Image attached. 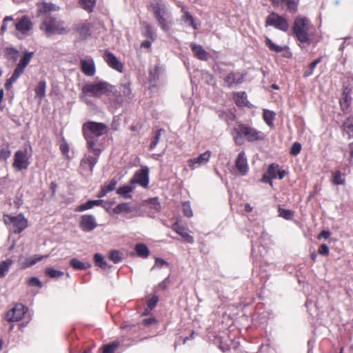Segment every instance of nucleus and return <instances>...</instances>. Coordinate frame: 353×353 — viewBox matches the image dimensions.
I'll use <instances>...</instances> for the list:
<instances>
[{
  "instance_id": "f257e3e1",
  "label": "nucleus",
  "mask_w": 353,
  "mask_h": 353,
  "mask_svg": "<svg viewBox=\"0 0 353 353\" xmlns=\"http://www.w3.org/2000/svg\"><path fill=\"white\" fill-rule=\"evenodd\" d=\"M107 131L108 126L103 123L88 121L83 125L82 132L87 141L88 149L92 152L94 155H100L101 150L96 145L97 139L106 133Z\"/></svg>"
},
{
  "instance_id": "f03ea898",
  "label": "nucleus",
  "mask_w": 353,
  "mask_h": 353,
  "mask_svg": "<svg viewBox=\"0 0 353 353\" xmlns=\"http://www.w3.org/2000/svg\"><path fill=\"white\" fill-rule=\"evenodd\" d=\"M57 10H59V7L52 3H42L39 4V13L46 14L43 21L41 29L45 31L48 37L55 33L62 34L65 32L63 26V23L61 21L57 20L56 18L50 14H47L50 11H55Z\"/></svg>"
},
{
  "instance_id": "7ed1b4c3",
  "label": "nucleus",
  "mask_w": 353,
  "mask_h": 353,
  "mask_svg": "<svg viewBox=\"0 0 353 353\" xmlns=\"http://www.w3.org/2000/svg\"><path fill=\"white\" fill-rule=\"evenodd\" d=\"M112 92L113 86L108 83L103 81H94L86 83L82 87L79 98L81 101L87 104H91L90 97L99 98L105 94L111 99L110 92Z\"/></svg>"
},
{
  "instance_id": "20e7f679",
  "label": "nucleus",
  "mask_w": 353,
  "mask_h": 353,
  "mask_svg": "<svg viewBox=\"0 0 353 353\" xmlns=\"http://www.w3.org/2000/svg\"><path fill=\"white\" fill-rule=\"evenodd\" d=\"M232 136L236 145H241L244 143V139L253 142L262 140L264 134L262 132L256 130L245 124H239L232 129Z\"/></svg>"
},
{
  "instance_id": "39448f33",
  "label": "nucleus",
  "mask_w": 353,
  "mask_h": 353,
  "mask_svg": "<svg viewBox=\"0 0 353 353\" xmlns=\"http://www.w3.org/2000/svg\"><path fill=\"white\" fill-rule=\"evenodd\" d=\"M34 56L33 52H26L21 58L16 68L14 69L12 75L9 78L5 83V88L9 90L12 88V84L19 79V77L23 73L26 68Z\"/></svg>"
},
{
  "instance_id": "423d86ee",
  "label": "nucleus",
  "mask_w": 353,
  "mask_h": 353,
  "mask_svg": "<svg viewBox=\"0 0 353 353\" xmlns=\"http://www.w3.org/2000/svg\"><path fill=\"white\" fill-rule=\"evenodd\" d=\"M310 23L307 18L297 17L294 22L293 32L297 39L301 43H306L309 41L308 30Z\"/></svg>"
},
{
  "instance_id": "0eeeda50",
  "label": "nucleus",
  "mask_w": 353,
  "mask_h": 353,
  "mask_svg": "<svg viewBox=\"0 0 353 353\" xmlns=\"http://www.w3.org/2000/svg\"><path fill=\"white\" fill-rule=\"evenodd\" d=\"M31 146L26 145L22 150H17L14 155L13 167L18 171L26 170L29 165L31 157Z\"/></svg>"
},
{
  "instance_id": "6e6552de",
  "label": "nucleus",
  "mask_w": 353,
  "mask_h": 353,
  "mask_svg": "<svg viewBox=\"0 0 353 353\" xmlns=\"http://www.w3.org/2000/svg\"><path fill=\"white\" fill-rule=\"evenodd\" d=\"M265 26H273L283 32H286L289 28L288 21L284 17L275 12H272L267 17Z\"/></svg>"
},
{
  "instance_id": "1a4fd4ad",
  "label": "nucleus",
  "mask_w": 353,
  "mask_h": 353,
  "mask_svg": "<svg viewBox=\"0 0 353 353\" xmlns=\"http://www.w3.org/2000/svg\"><path fill=\"white\" fill-rule=\"evenodd\" d=\"M12 24L15 27V30L17 31V35L19 38L28 36L33 26L31 20L27 16H23L21 18L16 19Z\"/></svg>"
},
{
  "instance_id": "9d476101",
  "label": "nucleus",
  "mask_w": 353,
  "mask_h": 353,
  "mask_svg": "<svg viewBox=\"0 0 353 353\" xmlns=\"http://www.w3.org/2000/svg\"><path fill=\"white\" fill-rule=\"evenodd\" d=\"M6 223H12L13 225V231L14 233H20L28 226L27 220L22 214L15 216H7L4 219Z\"/></svg>"
},
{
  "instance_id": "9b49d317",
  "label": "nucleus",
  "mask_w": 353,
  "mask_h": 353,
  "mask_svg": "<svg viewBox=\"0 0 353 353\" xmlns=\"http://www.w3.org/2000/svg\"><path fill=\"white\" fill-rule=\"evenodd\" d=\"M27 310V307L21 303H18L7 312L6 319L9 322L19 321L23 318Z\"/></svg>"
},
{
  "instance_id": "f8f14e48",
  "label": "nucleus",
  "mask_w": 353,
  "mask_h": 353,
  "mask_svg": "<svg viewBox=\"0 0 353 353\" xmlns=\"http://www.w3.org/2000/svg\"><path fill=\"white\" fill-rule=\"evenodd\" d=\"M103 59L108 65L112 69L122 72L123 69V63L114 56L113 53L108 50H105L103 54Z\"/></svg>"
},
{
  "instance_id": "ddd939ff",
  "label": "nucleus",
  "mask_w": 353,
  "mask_h": 353,
  "mask_svg": "<svg viewBox=\"0 0 353 353\" xmlns=\"http://www.w3.org/2000/svg\"><path fill=\"white\" fill-rule=\"evenodd\" d=\"M149 183L148 169L139 170L134 176L130 180L131 184L138 183L143 188H147Z\"/></svg>"
},
{
  "instance_id": "4468645a",
  "label": "nucleus",
  "mask_w": 353,
  "mask_h": 353,
  "mask_svg": "<svg viewBox=\"0 0 353 353\" xmlns=\"http://www.w3.org/2000/svg\"><path fill=\"white\" fill-rule=\"evenodd\" d=\"M210 156L211 152L210 151H206L196 158L189 159L188 161V165L192 170H194L199 166L207 164L210 160Z\"/></svg>"
},
{
  "instance_id": "2eb2a0df",
  "label": "nucleus",
  "mask_w": 353,
  "mask_h": 353,
  "mask_svg": "<svg viewBox=\"0 0 353 353\" xmlns=\"http://www.w3.org/2000/svg\"><path fill=\"white\" fill-rule=\"evenodd\" d=\"M48 255H34L30 257L20 256L18 263L21 268L25 269L30 267L37 262L41 261L43 259L47 258Z\"/></svg>"
},
{
  "instance_id": "dca6fc26",
  "label": "nucleus",
  "mask_w": 353,
  "mask_h": 353,
  "mask_svg": "<svg viewBox=\"0 0 353 353\" xmlns=\"http://www.w3.org/2000/svg\"><path fill=\"white\" fill-rule=\"evenodd\" d=\"M79 225L85 232H91L97 226L94 216L90 214L83 215Z\"/></svg>"
},
{
  "instance_id": "f3484780",
  "label": "nucleus",
  "mask_w": 353,
  "mask_h": 353,
  "mask_svg": "<svg viewBox=\"0 0 353 353\" xmlns=\"http://www.w3.org/2000/svg\"><path fill=\"white\" fill-rule=\"evenodd\" d=\"M299 0H279L276 7L280 6L282 10L294 14L298 10Z\"/></svg>"
},
{
  "instance_id": "a211bd4d",
  "label": "nucleus",
  "mask_w": 353,
  "mask_h": 353,
  "mask_svg": "<svg viewBox=\"0 0 353 353\" xmlns=\"http://www.w3.org/2000/svg\"><path fill=\"white\" fill-rule=\"evenodd\" d=\"M236 168L241 175H245L248 171V165L245 154L241 152L237 157L235 162Z\"/></svg>"
},
{
  "instance_id": "6ab92c4d",
  "label": "nucleus",
  "mask_w": 353,
  "mask_h": 353,
  "mask_svg": "<svg viewBox=\"0 0 353 353\" xmlns=\"http://www.w3.org/2000/svg\"><path fill=\"white\" fill-rule=\"evenodd\" d=\"M81 68L87 76L92 77L95 74V65L92 59L81 60Z\"/></svg>"
},
{
  "instance_id": "aec40b11",
  "label": "nucleus",
  "mask_w": 353,
  "mask_h": 353,
  "mask_svg": "<svg viewBox=\"0 0 353 353\" xmlns=\"http://www.w3.org/2000/svg\"><path fill=\"white\" fill-rule=\"evenodd\" d=\"M172 228L179 234L185 242L189 243H194V238L186 232V228L180 225L177 222L172 225Z\"/></svg>"
},
{
  "instance_id": "412c9836",
  "label": "nucleus",
  "mask_w": 353,
  "mask_h": 353,
  "mask_svg": "<svg viewBox=\"0 0 353 353\" xmlns=\"http://www.w3.org/2000/svg\"><path fill=\"white\" fill-rule=\"evenodd\" d=\"M265 44L272 51L276 52H284L283 56L285 57H289L290 56V52L288 50V48L287 46H278L268 37L265 38Z\"/></svg>"
},
{
  "instance_id": "4be33fe9",
  "label": "nucleus",
  "mask_w": 353,
  "mask_h": 353,
  "mask_svg": "<svg viewBox=\"0 0 353 353\" xmlns=\"http://www.w3.org/2000/svg\"><path fill=\"white\" fill-rule=\"evenodd\" d=\"M94 156L95 157H92L91 155L85 154V156L81 161V167L83 169L85 168L86 167H88L90 173H92L94 167L98 161L99 156Z\"/></svg>"
},
{
  "instance_id": "5701e85b",
  "label": "nucleus",
  "mask_w": 353,
  "mask_h": 353,
  "mask_svg": "<svg viewBox=\"0 0 353 353\" xmlns=\"http://www.w3.org/2000/svg\"><path fill=\"white\" fill-rule=\"evenodd\" d=\"M243 75L240 72H230L224 79L225 83H226L228 86L241 83L243 82Z\"/></svg>"
},
{
  "instance_id": "b1692460",
  "label": "nucleus",
  "mask_w": 353,
  "mask_h": 353,
  "mask_svg": "<svg viewBox=\"0 0 353 353\" xmlns=\"http://www.w3.org/2000/svg\"><path fill=\"white\" fill-rule=\"evenodd\" d=\"M76 29L82 39H86L91 34L90 24L86 22L77 24Z\"/></svg>"
},
{
  "instance_id": "393cba45",
  "label": "nucleus",
  "mask_w": 353,
  "mask_h": 353,
  "mask_svg": "<svg viewBox=\"0 0 353 353\" xmlns=\"http://www.w3.org/2000/svg\"><path fill=\"white\" fill-rule=\"evenodd\" d=\"M191 48L194 56L196 57L198 59L203 61L208 59V52L203 48L201 46L192 44Z\"/></svg>"
},
{
  "instance_id": "a878e982",
  "label": "nucleus",
  "mask_w": 353,
  "mask_h": 353,
  "mask_svg": "<svg viewBox=\"0 0 353 353\" xmlns=\"http://www.w3.org/2000/svg\"><path fill=\"white\" fill-rule=\"evenodd\" d=\"M134 189V186L133 184L130 183V185L119 188L117 190V193L125 199H131L132 196L130 193L132 192Z\"/></svg>"
},
{
  "instance_id": "bb28decb",
  "label": "nucleus",
  "mask_w": 353,
  "mask_h": 353,
  "mask_svg": "<svg viewBox=\"0 0 353 353\" xmlns=\"http://www.w3.org/2000/svg\"><path fill=\"white\" fill-rule=\"evenodd\" d=\"M133 211L134 209L128 203H122L118 204L115 208L112 209L113 213L117 214L121 213H131Z\"/></svg>"
},
{
  "instance_id": "cd10ccee",
  "label": "nucleus",
  "mask_w": 353,
  "mask_h": 353,
  "mask_svg": "<svg viewBox=\"0 0 353 353\" xmlns=\"http://www.w3.org/2000/svg\"><path fill=\"white\" fill-rule=\"evenodd\" d=\"M343 133L347 135L348 139L353 137V117H348L343 123Z\"/></svg>"
},
{
  "instance_id": "c85d7f7f",
  "label": "nucleus",
  "mask_w": 353,
  "mask_h": 353,
  "mask_svg": "<svg viewBox=\"0 0 353 353\" xmlns=\"http://www.w3.org/2000/svg\"><path fill=\"white\" fill-rule=\"evenodd\" d=\"M134 250L138 256L145 259L150 254V250L147 245L144 243H137Z\"/></svg>"
},
{
  "instance_id": "c756f323",
  "label": "nucleus",
  "mask_w": 353,
  "mask_h": 353,
  "mask_svg": "<svg viewBox=\"0 0 353 353\" xmlns=\"http://www.w3.org/2000/svg\"><path fill=\"white\" fill-rule=\"evenodd\" d=\"M234 100L239 107H244L247 105V94L245 92H237L234 94Z\"/></svg>"
},
{
  "instance_id": "7c9ffc66",
  "label": "nucleus",
  "mask_w": 353,
  "mask_h": 353,
  "mask_svg": "<svg viewBox=\"0 0 353 353\" xmlns=\"http://www.w3.org/2000/svg\"><path fill=\"white\" fill-rule=\"evenodd\" d=\"M152 7L155 18L163 14H167L165 6L163 4L157 2L152 4Z\"/></svg>"
},
{
  "instance_id": "2f4dec72",
  "label": "nucleus",
  "mask_w": 353,
  "mask_h": 353,
  "mask_svg": "<svg viewBox=\"0 0 353 353\" xmlns=\"http://www.w3.org/2000/svg\"><path fill=\"white\" fill-rule=\"evenodd\" d=\"M103 200H89L85 203L81 204L78 208V211L82 212L92 208L94 206L100 205Z\"/></svg>"
},
{
  "instance_id": "473e14b6",
  "label": "nucleus",
  "mask_w": 353,
  "mask_h": 353,
  "mask_svg": "<svg viewBox=\"0 0 353 353\" xmlns=\"http://www.w3.org/2000/svg\"><path fill=\"white\" fill-rule=\"evenodd\" d=\"M275 116H276V114L273 111H271L269 110H265V109L263 110V120L265 121L266 124L268 125H269L270 127L273 126V125H274L273 121L275 119Z\"/></svg>"
},
{
  "instance_id": "72a5a7b5",
  "label": "nucleus",
  "mask_w": 353,
  "mask_h": 353,
  "mask_svg": "<svg viewBox=\"0 0 353 353\" xmlns=\"http://www.w3.org/2000/svg\"><path fill=\"white\" fill-rule=\"evenodd\" d=\"M12 264L11 259H7L0 263V278H3L7 274Z\"/></svg>"
},
{
  "instance_id": "f704fd0d",
  "label": "nucleus",
  "mask_w": 353,
  "mask_h": 353,
  "mask_svg": "<svg viewBox=\"0 0 353 353\" xmlns=\"http://www.w3.org/2000/svg\"><path fill=\"white\" fill-rule=\"evenodd\" d=\"M46 83L44 81L39 82L38 85L35 88L36 97L42 99L46 95Z\"/></svg>"
},
{
  "instance_id": "c9c22d12",
  "label": "nucleus",
  "mask_w": 353,
  "mask_h": 353,
  "mask_svg": "<svg viewBox=\"0 0 353 353\" xmlns=\"http://www.w3.org/2000/svg\"><path fill=\"white\" fill-rule=\"evenodd\" d=\"M81 7L88 12H91L96 4V0H79Z\"/></svg>"
},
{
  "instance_id": "e433bc0d",
  "label": "nucleus",
  "mask_w": 353,
  "mask_h": 353,
  "mask_svg": "<svg viewBox=\"0 0 353 353\" xmlns=\"http://www.w3.org/2000/svg\"><path fill=\"white\" fill-rule=\"evenodd\" d=\"M70 265L76 270H85L90 267L89 263H84L77 259H71Z\"/></svg>"
},
{
  "instance_id": "4c0bfd02",
  "label": "nucleus",
  "mask_w": 353,
  "mask_h": 353,
  "mask_svg": "<svg viewBox=\"0 0 353 353\" xmlns=\"http://www.w3.org/2000/svg\"><path fill=\"white\" fill-rule=\"evenodd\" d=\"M334 185H343L345 182V179L343 176L341 171L337 170L333 173V178L332 180Z\"/></svg>"
},
{
  "instance_id": "58836bf2",
  "label": "nucleus",
  "mask_w": 353,
  "mask_h": 353,
  "mask_svg": "<svg viewBox=\"0 0 353 353\" xmlns=\"http://www.w3.org/2000/svg\"><path fill=\"white\" fill-rule=\"evenodd\" d=\"M159 26L163 30L167 32L169 30V26L167 22V14H163L156 18Z\"/></svg>"
},
{
  "instance_id": "ea45409f",
  "label": "nucleus",
  "mask_w": 353,
  "mask_h": 353,
  "mask_svg": "<svg viewBox=\"0 0 353 353\" xmlns=\"http://www.w3.org/2000/svg\"><path fill=\"white\" fill-rule=\"evenodd\" d=\"M321 59L318 58L313 61L309 65L308 68L305 70L304 72V77H307L312 74L314 70L316 67V65L321 62Z\"/></svg>"
},
{
  "instance_id": "a19ab883",
  "label": "nucleus",
  "mask_w": 353,
  "mask_h": 353,
  "mask_svg": "<svg viewBox=\"0 0 353 353\" xmlns=\"http://www.w3.org/2000/svg\"><path fill=\"white\" fill-rule=\"evenodd\" d=\"M278 212L279 216L286 220H291L293 218L294 212L290 210H285L281 208H279Z\"/></svg>"
},
{
  "instance_id": "79ce46f5",
  "label": "nucleus",
  "mask_w": 353,
  "mask_h": 353,
  "mask_svg": "<svg viewBox=\"0 0 353 353\" xmlns=\"http://www.w3.org/2000/svg\"><path fill=\"white\" fill-rule=\"evenodd\" d=\"M94 263L97 265L99 266L103 269H105L107 267V263L105 261L103 256L100 254H95L94 256Z\"/></svg>"
},
{
  "instance_id": "37998d69",
  "label": "nucleus",
  "mask_w": 353,
  "mask_h": 353,
  "mask_svg": "<svg viewBox=\"0 0 353 353\" xmlns=\"http://www.w3.org/2000/svg\"><path fill=\"white\" fill-rule=\"evenodd\" d=\"M110 96L112 97V98L110 99L118 104H121L124 101L123 96L115 90L114 87H113V92H110Z\"/></svg>"
},
{
  "instance_id": "c03bdc74",
  "label": "nucleus",
  "mask_w": 353,
  "mask_h": 353,
  "mask_svg": "<svg viewBox=\"0 0 353 353\" xmlns=\"http://www.w3.org/2000/svg\"><path fill=\"white\" fill-rule=\"evenodd\" d=\"M45 273L46 275L49 276L51 278H59L63 275V272L59 270H57L55 269L48 268L46 269Z\"/></svg>"
},
{
  "instance_id": "a18cd8bd",
  "label": "nucleus",
  "mask_w": 353,
  "mask_h": 353,
  "mask_svg": "<svg viewBox=\"0 0 353 353\" xmlns=\"http://www.w3.org/2000/svg\"><path fill=\"white\" fill-rule=\"evenodd\" d=\"M159 298L157 296H153L148 301V308L145 310L144 314H148L150 311H151L158 303Z\"/></svg>"
},
{
  "instance_id": "49530a36",
  "label": "nucleus",
  "mask_w": 353,
  "mask_h": 353,
  "mask_svg": "<svg viewBox=\"0 0 353 353\" xmlns=\"http://www.w3.org/2000/svg\"><path fill=\"white\" fill-rule=\"evenodd\" d=\"M109 259L114 263H117L122 259V254L118 250H112L109 254Z\"/></svg>"
},
{
  "instance_id": "de8ad7c7",
  "label": "nucleus",
  "mask_w": 353,
  "mask_h": 353,
  "mask_svg": "<svg viewBox=\"0 0 353 353\" xmlns=\"http://www.w3.org/2000/svg\"><path fill=\"white\" fill-rule=\"evenodd\" d=\"M10 154L11 151L8 145L0 147V159L6 160Z\"/></svg>"
},
{
  "instance_id": "09e8293b",
  "label": "nucleus",
  "mask_w": 353,
  "mask_h": 353,
  "mask_svg": "<svg viewBox=\"0 0 353 353\" xmlns=\"http://www.w3.org/2000/svg\"><path fill=\"white\" fill-rule=\"evenodd\" d=\"M163 129H159L155 132L154 136L152 138V142L150 145V149L153 150L157 145L160 137L161 135V132H163Z\"/></svg>"
},
{
  "instance_id": "8fccbe9b",
  "label": "nucleus",
  "mask_w": 353,
  "mask_h": 353,
  "mask_svg": "<svg viewBox=\"0 0 353 353\" xmlns=\"http://www.w3.org/2000/svg\"><path fill=\"white\" fill-rule=\"evenodd\" d=\"M279 165L276 164H271L268 169V174L272 179H276L279 171Z\"/></svg>"
},
{
  "instance_id": "3c124183",
  "label": "nucleus",
  "mask_w": 353,
  "mask_h": 353,
  "mask_svg": "<svg viewBox=\"0 0 353 353\" xmlns=\"http://www.w3.org/2000/svg\"><path fill=\"white\" fill-rule=\"evenodd\" d=\"M183 19L185 23H188V25L192 26L194 30L197 29L193 17L188 12H185L183 17Z\"/></svg>"
},
{
  "instance_id": "603ef678",
  "label": "nucleus",
  "mask_w": 353,
  "mask_h": 353,
  "mask_svg": "<svg viewBox=\"0 0 353 353\" xmlns=\"http://www.w3.org/2000/svg\"><path fill=\"white\" fill-rule=\"evenodd\" d=\"M119 343L113 342L103 347V353H114L115 350L118 347Z\"/></svg>"
},
{
  "instance_id": "864d4df0",
  "label": "nucleus",
  "mask_w": 353,
  "mask_h": 353,
  "mask_svg": "<svg viewBox=\"0 0 353 353\" xmlns=\"http://www.w3.org/2000/svg\"><path fill=\"white\" fill-rule=\"evenodd\" d=\"M183 212L184 216L187 217H192L193 216V213L190 207V204L188 202H185L182 205Z\"/></svg>"
},
{
  "instance_id": "5fc2aeb1",
  "label": "nucleus",
  "mask_w": 353,
  "mask_h": 353,
  "mask_svg": "<svg viewBox=\"0 0 353 353\" xmlns=\"http://www.w3.org/2000/svg\"><path fill=\"white\" fill-rule=\"evenodd\" d=\"M301 150V144L299 142H295L292 144L290 148V154L293 156H296Z\"/></svg>"
},
{
  "instance_id": "6e6d98bb",
  "label": "nucleus",
  "mask_w": 353,
  "mask_h": 353,
  "mask_svg": "<svg viewBox=\"0 0 353 353\" xmlns=\"http://www.w3.org/2000/svg\"><path fill=\"white\" fill-rule=\"evenodd\" d=\"M13 19L12 17H6L3 21V24L1 28V32H3L6 30L8 28V25L9 23H10L11 26H14L13 23Z\"/></svg>"
},
{
  "instance_id": "4d7b16f0",
  "label": "nucleus",
  "mask_w": 353,
  "mask_h": 353,
  "mask_svg": "<svg viewBox=\"0 0 353 353\" xmlns=\"http://www.w3.org/2000/svg\"><path fill=\"white\" fill-rule=\"evenodd\" d=\"M121 91L123 93V96L128 97L131 94V88L129 83H124L121 85Z\"/></svg>"
},
{
  "instance_id": "13d9d810",
  "label": "nucleus",
  "mask_w": 353,
  "mask_h": 353,
  "mask_svg": "<svg viewBox=\"0 0 353 353\" xmlns=\"http://www.w3.org/2000/svg\"><path fill=\"white\" fill-rule=\"evenodd\" d=\"M163 265H165L166 267H168V262L164 261L162 259L156 258L155 263H154V266L152 268V269H154L156 268H160L163 267Z\"/></svg>"
},
{
  "instance_id": "bf43d9fd",
  "label": "nucleus",
  "mask_w": 353,
  "mask_h": 353,
  "mask_svg": "<svg viewBox=\"0 0 353 353\" xmlns=\"http://www.w3.org/2000/svg\"><path fill=\"white\" fill-rule=\"evenodd\" d=\"M117 183V181H116V179H113L110 181V182L108 185H105L103 186V188L108 192H110L115 189Z\"/></svg>"
},
{
  "instance_id": "052dcab7",
  "label": "nucleus",
  "mask_w": 353,
  "mask_h": 353,
  "mask_svg": "<svg viewBox=\"0 0 353 353\" xmlns=\"http://www.w3.org/2000/svg\"><path fill=\"white\" fill-rule=\"evenodd\" d=\"M28 284L32 286H37L39 288L42 287L41 281L37 277H32L28 281Z\"/></svg>"
},
{
  "instance_id": "680f3d73",
  "label": "nucleus",
  "mask_w": 353,
  "mask_h": 353,
  "mask_svg": "<svg viewBox=\"0 0 353 353\" xmlns=\"http://www.w3.org/2000/svg\"><path fill=\"white\" fill-rule=\"evenodd\" d=\"M319 253L321 255L327 256L329 254V248L325 244H322L319 249Z\"/></svg>"
},
{
  "instance_id": "e2e57ef3",
  "label": "nucleus",
  "mask_w": 353,
  "mask_h": 353,
  "mask_svg": "<svg viewBox=\"0 0 353 353\" xmlns=\"http://www.w3.org/2000/svg\"><path fill=\"white\" fill-rule=\"evenodd\" d=\"M146 36L152 40L154 39V34L152 32V27L150 25H147L145 27Z\"/></svg>"
},
{
  "instance_id": "0e129e2a",
  "label": "nucleus",
  "mask_w": 353,
  "mask_h": 353,
  "mask_svg": "<svg viewBox=\"0 0 353 353\" xmlns=\"http://www.w3.org/2000/svg\"><path fill=\"white\" fill-rule=\"evenodd\" d=\"M17 54L18 51L14 48H11L9 50V54L14 61L17 59Z\"/></svg>"
},
{
  "instance_id": "69168bd1",
  "label": "nucleus",
  "mask_w": 353,
  "mask_h": 353,
  "mask_svg": "<svg viewBox=\"0 0 353 353\" xmlns=\"http://www.w3.org/2000/svg\"><path fill=\"white\" fill-rule=\"evenodd\" d=\"M330 236V232L329 231L323 230L319 235L318 239H321L322 238L323 239H327Z\"/></svg>"
},
{
  "instance_id": "338daca9",
  "label": "nucleus",
  "mask_w": 353,
  "mask_h": 353,
  "mask_svg": "<svg viewBox=\"0 0 353 353\" xmlns=\"http://www.w3.org/2000/svg\"><path fill=\"white\" fill-rule=\"evenodd\" d=\"M168 284V278H166L163 281L159 283V287L163 290H166Z\"/></svg>"
},
{
  "instance_id": "774afa93",
  "label": "nucleus",
  "mask_w": 353,
  "mask_h": 353,
  "mask_svg": "<svg viewBox=\"0 0 353 353\" xmlns=\"http://www.w3.org/2000/svg\"><path fill=\"white\" fill-rule=\"evenodd\" d=\"M340 103H341V107H342L343 109H344V108H348V106H349V103H348V101H347V97H345V98L344 99V100H343V101H342V100H341V101H340Z\"/></svg>"
}]
</instances>
